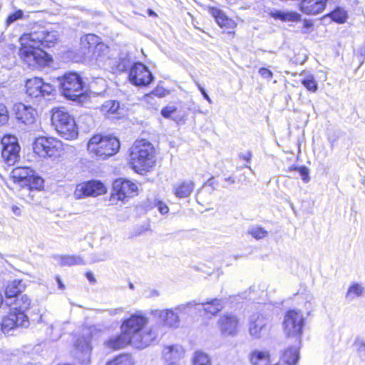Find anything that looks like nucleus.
I'll return each instance as SVG.
<instances>
[{
  "mask_svg": "<svg viewBox=\"0 0 365 365\" xmlns=\"http://www.w3.org/2000/svg\"><path fill=\"white\" fill-rule=\"evenodd\" d=\"M1 156L6 163L13 165L19 158L20 146L14 135H6L1 139Z\"/></svg>",
  "mask_w": 365,
  "mask_h": 365,
  "instance_id": "obj_10",
  "label": "nucleus"
},
{
  "mask_svg": "<svg viewBox=\"0 0 365 365\" xmlns=\"http://www.w3.org/2000/svg\"><path fill=\"white\" fill-rule=\"evenodd\" d=\"M31 304V299L26 294L19 295L15 301L14 306L11 309L16 312H25L28 310Z\"/></svg>",
  "mask_w": 365,
  "mask_h": 365,
  "instance_id": "obj_33",
  "label": "nucleus"
},
{
  "mask_svg": "<svg viewBox=\"0 0 365 365\" xmlns=\"http://www.w3.org/2000/svg\"><path fill=\"white\" fill-rule=\"evenodd\" d=\"M185 349L181 344H172L165 346L163 356L167 361L179 360L185 355Z\"/></svg>",
  "mask_w": 365,
  "mask_h": 365,
  "instance_id": "obj_23",
  "label": "nucleus"
},
{
  "mask_svg": "<svg viewBox=\"0 0 365 365\" xmlns=\"http://www.w3.org/2000/svg\"><path fill=\"white\" fill-rule=\"evenodd\" d=\"M197 304H198V303H197L195 301H192V302H189L185 304H179V305L176 306L173 309L177 313H178V312L182 313V312H185L187 308L195 307Z\"/></svg>",
  "mask_w": 365,
  "mask_h": 365,
  "instance_id": "obj_44",
  "label": "nucleus"
},
{
  "mask_svg": "<svg viewBox=\"0 0 365 365\" xmlns=\"http://www.w3.org/2000/svg\"><path fill=\"white\" fill-rule=\"evenodd\" d=\"M151 314L160 320V323L150 327L140 334L141 340L144 342L161 341L170 329H176L180 327V318L178 313L173 309L153 310Z\"/></svg>",
  "mask_w": 365,
  "mask_h": 365,
  "instance_id": "obj_1",
  "label": "nucleus"
},
{
  "mask_svg": "<svg viewBox=\"0 0 365 365\" xmlns=\"http://www.w3.org/2000/svg\"><path fill=\"white\" fill-rule=\"evenodd\" d=\"M155 206L158 207L159 212L162 214V215H165V214H167L169 211V208L167 206V205H165V203H163V202L161 201H158L157 202Z\"/></svg>",
  "mask_w": 365,
  "mask_h": 365,
  "instance_id": "obj_47",
  "label": "nucleus"
},
{
  "mask_svg": "<svg viewBox=\"0 0 365 365\" xmlns=\"http://www.w3.org/2000/svg\"><path fill=\"white\" fill-rule=\"evenodd\" d=\"M21 47L19 55L23 63L33 70H38L49 64L51 57L42 46L36 43L32 38L24 34L20 38Z\"/></svg>",
  "mask_w": 365,
  "mask_h": 365,
  "instance_id": "obj_2",
  "label": "nucleus"
},
{
  "mask_svg": "<svg viewBox=\"0 0 365 365\" xmlns=\"http://www.w3.org/2000/svg\"><path fill=\"white\" fill-rule=\"evenodd\" d=\"M359 356L361 359L365 360V344H361L358 348Z\"/></svg>",
  "mask_w": 365,
  "mask_h": 365,
  "instance_id": "obj_52",
  "label": "nucleus"
},
{
  "mask_svg": "<svg viewBox=\"0 0 365 365\" xmlns=\"http://www.w3.org/2000/svg\"><path fill=\"white\" fill-rule=\"evenodd\" d=\"M106 365H134V361L130 354H120L108 361Z\"/></svg>",
  "mask_w": 365,
  "mask_h": 365,
  "instance_id": "obj_37",
  "label": "nucleus"
},
{
  "mask_svg": "<svg viewBox=\"0 0 365 365\" xmlns=\"http://www.w3.org/2000/svg\"><path fill=\"white\" fill-rule=\"evenodd\" d=\"M137 192L138 186L135 183L130 180L117 179L113 182L112 196L123 201L137 195Z\"/></svg>",
  "mask_w": 365,
  "mask_h": 365,
  "instance_id": "obj_15",
  "label": "nucleus"
},
{
  "mask_svg": "<svg viewBox=\"0 0 365 365\" xmlns=\"http://www.w3.org/2000/svg\"><path fill=\"white\" fill-rule=\"evenodd\" d=\"M259 73L262 77L267 79H271L273 76L272 72L266 68H261L259 70Z\"/></svg>",
  "mask_w": 365,
  "mask_h": 365,
  "instance_id": "obj_48",
  "label": "nucleus"
},
{
  "mask_svg": "<svg viewBox=\"0 0 365 365\" xmlns=\"http://www.w3.org/2000/svg\"><path fill=\"white\" fill-rule=\"evenodd\" d=\"M59 143L53 138L39 137L34 143V152L41 157H53L58 153Z\"/></svg>",
  "mask_w": 365,
  "mask_h": 365,
  "instance_id": "obj_12",
  "label": "nucleus"
},
{
  "mask_svg": "<svg viewBox=\"0 0 365 365\" xmlns=\"http://www.w3.org/2000/svg\"><path fill=\"white\" fill-rule=\"evenodd\" d=\"M14 110L19 122L26 125H31L35 122L36 112L32 107L18 103L14 106Z\"/></svg>",
  "mask_w": 365,
  "mask_h": 365,
  "instance_id": "obj_20",
  "label": "nucleus"
},
{
  "mask_svg": "<svg viewBox=\"0 0 365 365\" xmlns=\"http://www.w3.org/2000/svg\"><path fill=\"white\" fill-rule=\"evenodd\" d=\"M148 322L147 317L141 313L132 314L130 318L123 322L120 334L113 342H132L133 340L136 339L135 336L140 334L141 329Z\"/></svg>",
  "mask_w": 365,
  "mask_h": 365,
  "instance_id": "obj_6",
  "label": "nucleus"
},
{
  "mask_svg": "<svg viewBox=\"0 0 365 365\" xmlns=\"http://www.w3.org/2000/svg\"><path fill=\"white\" fill-rule=\"evenodd\" d=\"M53 125L56 131L66 140L78 137V131L74 118L64 108H55L51 116Z\"/></svg>",
  "mask_w": 365,
  "mask_h": 365,
  "instance_id": "obj_5",
  "label": "nucleus"
},
{
  "mask_svg": "<svg viewBox=\"0 0 365 365\" xmlns=\"http://www.w3.org/2000/svg\"><path fill=\"white\" fill-rule=\"evenodd\" d=\"M106 188L101 182L91 180L86 183L78 185L74 191V196L76 199H81L83 197L101 195L106 193Z\"/></svg>",
  "mask_w": 365,
  "mask_h": 365,
  "instance_id": "obj_14",
  "label": "nucleus"
},
{
  "mask_svg": "<svg viewBox=\"0 0 365 365\" xmlns=\"http://www.w3.org/2000/svg\"><path fill=\"white\" fill-rule=\"evenodd\" d=\"M101 43L102 42H101L100 38L93 34H88L82 36L81 38V46L83 50V54L88 56L90 51L92 48L96 50V46L101 44Z\"/></svg>",
  "mask_w": 365,
  "mask_h": 365,
  "instance_id": "obj_26",
  "label": "nucleus"
},
{
  "mask_svg": "<svg viewBox=\"0 0 365 365\" xmlns=\"http://www.w3.org/2000/svg\"><path fill=\"white\" fill-rule=\"evenodd\" d=\"M4 299L2 295L0 294V307L3 304Z\"/></svg>",
  "mask_w": 365,
  "mask_h": 365,
  "instance_id": "obj_63",
  "label": "nucleus"
},
{
  "mask_svg": "<svg viewBox=\"0 0 365 365\" xmlns=\"http://www.w3.org/2000/svg\"><path fill=\"white\" fill-rule=\"evenodd\" d=\"M153 296H158V295H159V293H158V291L154 290V291H153Z\"/></svg>",
  "mask_w": 365,
  "mask_h": 365,
  "instance_id": "obj_62",
  "label": "nucleus"
},
{
  "mask_svg": "<svg viewBox=\"0 0 365 365\" xmlns=\"http://www.w3.org/2000/svg\"><path fill=\"white\" fill-rule=\"evenodd\" d=\"M119 103L115 101H106L101 106V111L108 118H116L119 114Z\"/></svg>",
  "mask_w": 365,
  "mask_h": 365,
  "instance_id": "obj_31",
  "label": "nucleus"
},
{
  "mask_svg": "<svg viewBox=\"0 0 365 365\" xmlns=\"http://www.w3.org/2000/svg\"><path fill=\"white\" fill-rule=\"evenodd\" d=\"M270 324L269 317L262 314H254L250 320L249 332L255 339L265 334Z\"/></svg>",
  "mask_w": 365,
  "mask_h": 365,
  "instance_id": "obj_17",
  "label": "nucleus"
},
{
  "mask_svg": "<svg viewBox=\"0 0 365 365\" xmlns=\"http://www.w3.org/2000/svg\"><path fill=\"white\" fill-rule=\"evenodd\" d=\"M167 365H185V364H180V363H176V362H171V363L168 364Z\"/></svg>",
  "mask_w": 365,
  "mask_h": 365,
  "instance_id": "obj_61",
  "label": "nucleus"
},
{
  "mask_svg": "<svg viewBox=\"0 0 365 365\" xmlns=\"http://www.w3.org/2000/svg\"><path fill=\"white\" fill-rule=\"evenodd\" d=\"M23 17V11L19 10L14 14H10L6 20L7 25H9L18 19H21Z\"/></svg>",
  "mask_w": 365,
  "mask_h": 365,
  "instance_id": "obj_45",
  "label": "nucleus"
},
{
  "mask_svg": "<svg viewBox=\"0 0 365 365\" xmlns=\"http://www.w3.org/2000/svg\"><path fill=\"white\" fill-rule=\"evenodd\" d=\"M14 182H19L23 187L29 190H40L43 186V180L29 167H17L11 173Z\"/></svg>",
  "mask_w": 365,
  "mask_h": 365,
  "instance_id": "obj_9",
  "label": "nucleus"
},
{
  "mask_svg": "<svg viewBox=\"0 0 365 365\" xmlns=\"http://www.w3.org/2000/svg\"><path fill=\"white\" fill-rule=\"evenodd\" d=\"M29 324L27 316L23 312H16L10 308V311L2 319L1 324V333H9L17 327H26Z\"/></svg>",
  "mask_w": 365,
  "mask_h": 365,
  "instance_id": "obj_11",
  "label": "nucleus"
},
{
  "mask_svg": "<svg viewBox=\"0 0 365 365\" xmlns=\"http://www.w3.org/2000/svg\"><path fill=\"white\" fill-rule=\"evenodd\" d=\"M270 16L276 19H280L283 21H298L300 19V15L294 11L274 10L270 12Z\"/></svg>",
  "mask_w": 365,
  "mask_h": 365,
  "instance_id": "obj_32",
  "label": "nucleus"
},
{
  "mask_svg": "<svg viewBox=\"0 0 365 365\" xmlns=\"http://www.w3.org/2000/svg\"><path fill=\"white\" fill-rule=\"evenodd\" d=\"M196 85L198 88V89L200 91L201 93L202 94L204 98L209 103H212V101L211 100V98L209 97V96L207 95V93H206L205 90L204 89V88H202L197 82H196Z\"/></svg>",
  "mask_w": 365,
  "mask_h": 365,
  "instance_id": "obj_50",
  "label": "nucleus"
},
{
  "mask_svg": "<svg viewBox=\"0 0 365 365\" xmlns=\"http://www.w3.org/2000/svg\"><path fill=\"white\" fill-rule=\"evenodd\" d=\"M365 293V287L359 283H354L348 288L346 298L353 300L356 297H362Z\"/></svg>",
  "mask_w": 365,
  "mask_h": 365,
  "instance_id": "obj_36",
  "label": "nucleus"
},
{
  "mask_svg": "<svg viewBox=\"0 0 365 365\" xmlns=\"http://www.w3.org/2000/svg\"><path fill=\"white\" fill-rule=\"evenodd\" d=\"M109 257V254L107 252H103L100 253L96 255V259H94L95 262H102L105 261Z\"/></svg>",
  "mask_w": 365,
  "mask_h": 365,
  "instance_id": "obj_51",
  "label": "nucleus"
},
{
  "mask_svg": "<svg viewBox=\"0 0 365 365\" xmlns=\"http://www.w3.org/2000/svg\"><path fill=\"white\" fill-rule=\"evenodd\" d=\"M9 120V111L7 108L0 104V125L6 124Z\"/></svg>",
  "mask_w": 365,
  "mask_h": 365,
  "instance_id": "obj_43",
  "label": "nucleus"
},
{
  "mask_svg": "<svg viewBox=\"0 0 365 365\" xmlns=\"http://www.w3.org/2000/svg\"><path fill=\"white\" fill-rule=\"evenodd\" d=\"M62 94L72 101L79 99L83 94L84 83L77 73H66L60 78Z\"/></svg>",
  "mask_w": 365,
  "mask_h": 365,
  "instance_id": "obj_8",
  "label": "nucleus"
},
{
  "mask_svg": "<svg viewBox=\"0 0 365 365\" xmlns=\"http://www.w3.org/2000/svg\"><path fill=\"white\" fill-rule=\"evenodd\" d=\"M288 170L290 172L294 171V170H297L299 172L302 179L305 182H309L310 180L309 176V169L304 166H302L299 168L292 166V167L289 168Z\"/></svg>",
  "mask_w": 365,
  "mask_h": 365,
  "instance_id": "obj_42",
  "label": "nucleus"
},
{
  "mask_svg": "<svg viewBox=\"0 0 365 365\" xmlns=\"http://www.w3.org/2000/svg\"><path fill=\"white\" fill-rule=\"evenodd\" d=\"M21 281L20 280H14L7 284L5 290V304L6 305L10 306L11 302H9V300L11 299L13 297H17V295L21 292Z\"/></svg>",
  "mask_w": 365,
  "mask_h": 365,
  "instance_id": "obj_30",
  "label": "nucleus"
},
{
  "mask_svg": "<svg viewBox=\"0 0 365 365\" xmlns=\"http://www.w3.org/2000/svg\"><path fill=\"white\" fill-rule=\"evenodd\" d=\"M329 16L339 24L344 23L348 17L347 12L342 8L338 7L330 12Z\"/></svg>",
  "mask_w": 365,
  "mask_h": 365,
  "instance_id": "obj_38",
  "label": "nucleus"
},
{
  "mask_svg": "<svg viewBox=\"0 0 365 365\" xmlns=\"http://www.w3.org/2000/svg\"><path fill=\"white\" fill-rule=\"evenodd\" d=\"M298 347H290L283 351L280 356V361L286 365H294L299 359Z\"/></svg>",
  "mask_w": 365,
  "mask_h": 365,
  "instance_id": "obj_29",
  "label": "nucleus"
},
{
  "mask_svg": "<svg viewBox=\"0 0 365 365\" xmlns=\"http://www.w3.org/2000/svg\"><path fill=\"white\" fill-rule=\"evenodd\" d=\"M302 84L309 91L315 93L318 89V85L314 79V77L312 74L306 76L302 80Z\"/></svg>",
  "mask_w": 365,
  "mask_h": 365,
  "instance_id": "obj_40",
  "label": "nucleus"
},
{
  "mask_svg": "<svg viewBox=\"0 0 365 365\" xmlns=\"http://www.w3.org/2000/svg\"><path fill=\"white\" fill-rule=\"evenodd\" d=\"M56 282H58V288L60 289H64L65 286L63 284V282H62L61 279H60V277H56Z\"/></svg>",
  "mask_w": 365,
  "mask_h": 365,
  "instance_id": "obj_55",
  "label": "nucleus"
},
{
  "mask_svg": "<svg viewBox=\"0 0 365 365\" xmlns=\"http://www.w3.org/2000/svg\"><path fill=\"white\" fill-rule=\"evenodd\" d=\"M26 93L34 98L45 96L52 93L53 86L46 83L41 78H33L29 79L26 83Z\"/></svg>",
  "mask_w": 365,
  "mask_h": 365,
  "instance_id": "obj_16",
  "label": "nucleus"
},
{
  "mask_svg": "<svg viewBox=\"0 0 365 365\" xmlns=\"http://www.w3.org/2000/svg\"><path fill=\"white\" fill-rule=\"evenodd\" d=\"M327 1L302 0L301 2V10L307 15H316L324 9Z\"/></svg>",
  "mask_w": 365,
  "mask_h": 365,
  "instance_id": "obj_21",
  "label": "nucleus"
},
{
  "mask_svg": "<svg viewBox=\"0 0 365 365\" xmlns=\"http://www.w3.org/2000/svg\"><path fill=\"white\" fill-rule=\"evenodd\" d=\"M360 53L365 56V44L360 48Z\"/></svg>",
  "mask_w": 365,
  "mask_h": 365,
  "instance_id": "obj_58",
  "label": "nucleus"
},
{
  "mask_svg": "<svg viewBox=\"0 0 365 365\" xmlns=\"http://www.w3.org/2000/svg\"><path fill=\"white\" fill-rule=\"evenodd\" d=\"M87 148L90 154L104 160L118 151L120 142L115 137L98 134L90 139Z\"/></svg>",
  "mask_w": 365,
  "mask_h": 365,
  "instance_id": "obj_4",
  "label": "nucleus"
},
{
  "mask_svg": "<svg viewBox=\"0 0 365 365\" xmlns=\"http://www.w3.org/2000/svg\"><path fill=\"white\" fill-rule=\"evenodd\" d=\"M147 347L146 344H140V346H137L136 348L138 349H143Z\"/></svg>",
  "mask_w": 365,
  "mask_h": 365,
  "instance_id": "obj_59",
  "label": "nucleus"
},
{
  "mask_svg": "<svg viewBox=\"0 0 365 365\" xmlns=\"http://www.w3.org/2000/svg\"><path fill=\"white\" fill-rule=\"evenodd\" d=\"M122 312V309L121 308H119V309H115L114 311H113V314H118V313H120Z\"/></svg>",
  "mask_w": 365,
  "mask_h": 365,
  "instance_id": "obj_60",
  "label": "nucleus"
},
{
  "mask_svg": "<svg viewBox=\"0 0 365 365\" xmlns=\"http://www.w3.org/2000/svg\"><path fill=\"white\" fill-rule=\"evenodd\" d=\"M312 26V23H310V22H309V21H306L304 23V26L305 28H309V27H311Z\"/></svg>",
  "mask_w": 365,
  "mask_h": 365,
  "instance_id": "obj_57",
  "label": "nucleus"
},
{
  "mask_svg": "<svg viewBox=\"0 0 365 365\" xmlns=\"http://www.w3.org/2000/svg\"><path fill=\"white\" fill-rule=\"evenodd\" d=\"M271 355L267 350L256 349L250 354V361L252 365H267L270 362Z\"/></svg>",
  "mask_w": 365,
  "mask_h": 365,
  "instance_id": "obj_27",
  "label": "nucleus"
},
{
  "mask_svg": "<svg viewBox=\"0 0 365 365\" xmlns=\"http://www.w3.org/2000/svg\"><path fill=\"white\" fill-rule=\"evenodd\" d=\"M176 111V108L174 106H167L161 110V114L163 117L169 118H171L173 113Z\"/></svg>",
  "mask_w": 365,
  "mask_h": 365,
  "instance_id": "obj_46",
  "label": "nucleus"
},
{
  "mask_svg": "<svg viewBox=\"0 0 365 365\" xmlns=\"http://www.w3.org/2000/svg\"><path fill=\"white\" fill-rule=\"evenodd\" d=\"M239 318L232 314H225L219 318L217 327L223 336H235L238 332Z\"/></svg>",
  "mask_w": 365,
  "mask_h": 365,
  "instance_id": "obj_18",
  "label": "nucleus"
},
{
  "mask_svg": "<svg viewBox=\"0 0 365 365\" xmlns=\"http://www.w3.org/2000/svg\"><path fill=\"white\" fill-rule=\"evenodd\" d=\"M149 14L150 15H155V14L152 10H149Z\"/></svg>",
  "mask_w": 365,
  "mask_h": 365,
  "instance_id": "obj_64",
  "label": "nucleus"
},
{
  "mask_svg": "<svg viewBox=\"0 0 365 365\" xmlns=\"http://www.w3.org/2000/svg\"><path fill=\"white\" fill-rule=\"evenodd\" d=\"M223 181L225 182L223 184L224 187H228L230 185L235 183V179L232 176H228V177L224 178Z\"/></svg>",
  "mask_w": 365,
  "mask_h": 365,
  "instance_id": "obj_49",
  "label": "nucleus"
},
{
  "mask_svg": "<svg viewBox=\"0 0 365 365\" xmlns=\"http://www.w3.org/2000/svg\"><path fill=\"white\" fill-rule=\"evenodd\" d=\"M86 277L90 282L93 284L96 282V279L91 272L86 273Z\"/></svg>",
  "mask_w": 365,
  "mask_h": 365,
  "instance_id": "obj_54",
  "label": "nucleus"
},
{
  "mask_svg": "<svg viewBox=\"0 0 365 365\" xmlns=\"http://www.w3.org/2000/svg\"><path fill=\"white\" fill-rule=\"evenodd\" d=\"M58 263L61 266L84 264L85 261L79 255H62L58 257Z\"/></svg>",
  "mask_w": 365,
  "mask_h": 365,
  "instance_id": "obj_34",
  "label": "nucleus"
},
{
  "mask_svg": "<svg viewBox=\"0 0 365 365\" xmlns=\"http://www.w3.org/2000/svg\"><path fill=\"white\" fill-rule=\"evenodd\" d=\"M194 189V184L191 181L182 182L173 185V193L178 198H185L190 195Z\"/></svg>",
  "mask_w": 365,
  "mask_h": 365,
  "instance_id": "obj_28",
  "label": "nucleus"
},
{
  "mask_svg": "<svg viewBox=\"0 0 365 365\" xmlns=\"http://www.w3.org/2000/svg\"><path fill=\"white\" fill-rule=\"evenodd\" d=\"M248 234L257 240H261L266 237L268 232L261 227H253L248 230Z\"/></svg>",
  "mask_w": 365,
  "mask_h": 365,
  "instance_id": "obj_41",
  "label": "nucleus"
},
{
  "mask_svg": "<svg viewBox=\"0 0 365 365\" xmlns=\"http://www.w3.org/2000/svg\"><path fill=\"white\" fill-rule=\"evenodd\" d=\"M130 164L137 173L149 171L155 165V150L146 140H136L130 149Z\"/></svg>",
  "mask_w": 365,
  "mask_h": 365,
  "instance_id": "obj_3",
  "label": "nucleus"
},
{
  "mask_svg": "<svg viewBox=\"0 0 365 365\" xmlns=\"http://www.w3.org/2000/svg\"><path fill=\"white\" fill-rule=\"evenodd\" d=\"M108 53L109 47L103 43H101L96 46V50L93 51L91 60L95 61L98 66H104L109 60Z\"/></svg>",
  "mask_w": 365,
  "mask_h": 365,
  "instance_id": "obj_25",
  "label": "nucleus"
},
{
  "mask_svg": "<svg viewBox=\"0 0 365 365\" xmlns=\"http://www.w3.org/2000/svg\"><path fill=\"white\" fill-rule=\"evenodd\" d=\"M153 76L148 68L141 63H135L129 73L130 81L135 86H145L149 85Z\"/></svg>",
  "mask_w": 365,
  "mask_h": 365,
  "instance_id": "obj_13",
  "label": "nucleus"
},
{
  "mask_svg": "<svg viewBox=\"0 0 365 365\" xmlns=\"http://www.w3.org/2000/svg\"><path fill=\"white\" fill-rule=\"evenodd\" d=\"M204 307V311L212 315L216 314L220 312L223 308V304L221 300L215 299L211 301L200 303Z\"/></svg>",
  "mask_w": 365,
  "mask_h": 365,
  "instance_id": "obj_35",
  "label": "nucleus"
},
{
  "mask_svg": "<svg viewBox=\"0 0 365 365\" xmlns=\"http://www.w3.org/2000/svg\"><path fill=\"white\" fill-rule=\"evenodd\" d=\"M240 157L242 158L244 160L249 161L251 158V154H250V153H247L246 155H240Z\"/></svg>",
  "mask_w": 365,
  "mask_h": 365,
  "instance_id": "obj_56",
  "label": "nucleus"
},
{
  "mask_svg": "<svg viewBox=\"0 0 365 365\" xmlns=\"http://www.w3.org/2000/svg\"><path fill=\"white\" fill-rule=\"evenodd\" d=\"M192 364L193 365H211V360L206 353L197 351L194 354Z\"/></svg>",
  "mask_w": 365,
  "mask_h": 365,
  "instance_id": "obj_39",
  "label": "nucleus"
},
{
  "mask_svg": "<svg viewBox=\"0 0 365 365\" xmlns=\"http://www.w3.org/2000/svg\"><path fill=\"white\" fill-rule=\"evenodd\" d=\"M209 13L221 28L233 29L237 26L234 20L228 18L223 11L217 8H209Z\"/></svg>",
  "mask_w": 365,
  "mask_h": 365,
  "instance_id": "obj_22",
  "label": "nucleus"
},
{
  "mask_svg": "<svg viewBox=\"0 0 365 365\" xmlns=\"http://www.w3.org/2000/svg\"><path fill=\"white\" fill-rule=\"evenodd\" d=\"M11 210H12L13 213L15 215H16V216H21V210L17 206H15V205L12 206Z\"/></svg>",
  "mask_w": 365,
  "mask_h": 365,
  "instance_id": "obj_53",
  "label": "nucleus"
},
{
  "mask_svg": "<svg viewBox=\"0 0 365 365\" xmlns=\"http://www.w3.org/2000/svg\"><path fill=\"white\" fill-rule=\"evenodd\" d=\"M36 43H38L42 47H51L57 41L58 38V33L55 31H48L45 29H40L29 34H26Z\"/></svg>",
  "mask_w": 365,
  "mask_h": 365,
  "instance_id": "obj_19",
  "label": "nucleus"
},
{
  "mask_svg": "<svg viewBox=\"0 0 365 365\" xmlns=\"http://www.w3.org/2000/svg\"><path fill=\"white\" fill-rule=\"evenodd\" d=\"M305 319L300 310L292 309L284 315L282 328L288 339L297 341L303 331Z\"/></svg>",
  "mask_w": 365,
  "mask_h": 365,
  "instance_id": "obj_7",
  "label": "nucleus"
},
{
  "mask_svg": "<svg viewBox=\"0 0 365 365\" xmlns=\"http://www.w3.org/2000/svg\"><path fill=\"white\" fill-rule=\"evenodd\" d=\"M91 344H76L73 356L81 364H88L91 360Z\"/></svg>",
  "mask_w": 365,
  "mask_h": 365,
  "instance_id": "obj_24",
  "label": "nucleus"
}]
</instances>
